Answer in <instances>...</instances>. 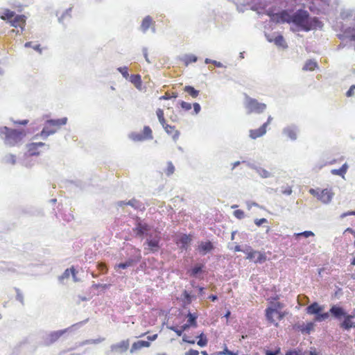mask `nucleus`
Returning a JSON list of instances; mask_svg holds the SVG:
<instances>
[{
	"instance_id": "nucleus-1",
	"label": "nucleus",
	"mask_w": 355,
	"mask_h": 355,
	"mask_svg": "<svg viewBox=\"0 0 355 355\" xmlns=\"http://www.w3.org/2000/svg\"><path fill=\"white\" fill-rule=\"evenodd\" d=\"M277 23H289L297 27V30L308 32L320 26L321 22L317 17L311 18L309 12L303 9H299L293 14L283 10L272 17Z\"/></svg>"
},
{
	"instance_id": "nucleus-2",
	"label": "nucleus",
	"mask_w": 355,
	"mask_h": 355,
	"mask_svg": "<svg viewBox=\"0 0 355 355\" xmlns=\"http://www.w3.org/2000/svg\"><path fill=\"white\" fill-rule=\"evenodd\" d=\"M331 313H332V318L340 322L339 327L343 331H349L355 328V309L351 313H348L339 304H332L331 305Z\"/></svg>"
},
{
	"instance_id": "nucleus-3",
	"label": "nucleus",
	"mask_w": 355,
	"mask_h": 355,
	"mask_svg": "<svg viewBox=\"0 0 355 355\" xmlns=\"http://www.w3.org/2000/svg\"><path fill=\"white\" fill-rule=\"evenodd\" d=\"M25 136L26 132L23 130H19L7 126H0V139L3 141L4 144L7 146L12 147L19 145Z\"/></svg>"
},
{
	"instance_id": "nucleus-4",
	"label": "nucleus",
	"mask_w": 355,
	"mask_h": 355,
	"mask_svg": "<svg viewBox=\"0 0 355 355\" xmlns=\"http://www.w3.org/2000/svg\"><path fill=\"white\" fill-rule=\"evenodd\" d=\"M89 319L84 320L81 322H77L76 324H72L68 328L62 330H58L51 331L46 337L45 340V343L46 345H49L55 342H56L61 336L64 335L67 332H71L78 329L80 328L83 325L86 324L88 322Z\"/></svg>"
},
{
	"instance_id": "nucleus-5",
	"label": "nucleus",
	"mask_w": 355,
	"mask_h": 355,
	"mask_svg": "<svg viewBox=\"0 0 355 355\" xmlns=\"http://www.w3.org/2000/svg\"><path fill=\"white\" fill-rule=\"evenodd\" d=\"M244 107L247 110V114H260L266 109V105L265 103H259L257 100L246 94L245 95Z\"/></svg>"
},
{
	"instance_id": "nucleus-6",
	"label": "nucleus",
	"mask_w": 355,
	"mask_h": 355,
	"mask_svg": "<svg viewBox=\"0 0 355 355\" xmlns=\"http://www.w3.org/2000/svg\"><path fill=\"white\" fill-rule=\"evenodd\" d=\"M236 8L241 12L250 9L260 14L259 10L262 8V4L259 0H242L239 4H236Z\"/></svg>"
},
{
	"instance_id": "nucleus-7",
	"label": "nucleus",
	"mask_w": 355,
	"mask_h": 355,
	"mask_svg": "<svg viewBox=\"0 0 355 355\" xmlns=\"http://www.w3.org/2000/svg\"><path fill=\"white\" fill-rule=\"evenodd\" d=\"M141 255L140 253V250H137V252L131 255L125 261L116 264L114 266V269L116 270H117V268L126 269L128 267L135 266L141 260Z\"/></svg>"
},
{
	"instance_id": "nucleus-8",
	"label": "nucleus",
	"mask_w": 355,
	"mask_h": 355,
	"mask_svg": "<svg viewBox=\"0 0 355 355\" xmlns=\"http://www.w3.org/2000/svg\"><path fill=\"white\" fill-rule=\"evenodd\" d=\"M133 231L136 233L137 236H148L151 234L150 233V227L148 224L143 223L139 218H138L136 221L135 227L133 228Z\"/></svg>"
},
{
	"instance_id": "nucleus-9",
	"label": "nucleus",
	"mask_w": 355,
	"mask_h": 355,
	"mask_svg": "<svg viewBox=\"0 0 355 355\" xmlns=\"http://www.w3.org/2000/svg\"><path fill=\"white\" fill-rule=\"evenodd\" d=\"M159 241H160V237L157 235H153V234H150L148 236V238L144 243V245L147 244L148 245V250L150 252H155L159 250L160 246H159Z\"/></svg>"
},
{
	"instance_id": "nucleus-10",
	"label": "nucleus",
	"mask_w": 355,
	"mask_h": 355,
	"mask_svg": "<svg viewBox=\"0 0 355 355\" xmlns=\"http://www.w3.org/2000/svg\"><path fill=\"white\" fill-rule=\"evenodd\" d=\"M299 132L298 127L295 124H290L282 129V135L290 139L291 141H295Z\"/></svg>"
},
{
	"instance_id": "nucleus-11",
	"label": "nucleus",
	"mask_w": 355,
	"mask_h": 355,
	"mask_svg": "<svg viewBox=\"0 0 355 355\" xmlns=\"http://www.w3.org/2000/svg\"><path fill=\"white\" fill-rule=\"evenodd\" d=\"M9 23L11 26L20 27L21 31H23L26 24V17L23 15H15Z\"/></svg>"
},
{
	"instance_id": "nucleus-12",
	"label": "nucleus",
	"mask_w": 355,
	"mask_h": 355,
	"mask_svg": "<svg viewBox=\"0 0 355 355\" xmlns=\"http://www.w3.org/2000/svg\"><path fill=\"white\" fill-rule=\"evenodd\" d=\"M324 309V306L320 305L317 302H314L306 307V311L308 314L313 315L315 317L320 312H322Z\"/></svg>"
},
{
	"instance_id": "nucleus-13",
	"label": "nucleus",
	"mask_w": 355,
	"mask_h": 355,
	"mask_svg": "<svg viewBox=\"0 0 355 355\" xmlns=\"http://www.w3.org/2000/svg\"><path fill=\"white\" fill-rule=\"evenodd\" d=\"M334 195L330 189H324L320 192L318 200L324 204H329L331 201Z\"/></svg>"
},
{
	"instance_id": "nucleus-14",
	"label": "nucleus",
	"mask_w": 355,
	"mask_h": 355,
	"mask_svg": "<svg viewBox=\"0 0 355 355\" xmlns=\"http://www.w3.org/2000/svg\"><path fill=\"white\" fill-rule=\"evenodd\" d=\"M247 165L251 168L254 170L262 178H268L272 176V173L265 168L258 166L252 163H247Z\"/></svg>"
},
{
	"instance_id": "nucleus-15",
	"label": "nucleus",
	"mask_w": 355,
	"mask_h": 355,
	"mask_svg": "<svg viewBox=\"0 0 355 355\" xmlns=\"http://www.w3.org/2000/svg\"><path fill=\"white\" fill-rule=\"evenodd\" d=\"M214 249V245L210 241H200L198 243V250L202 255L211 252Z\"/></svg>"
},
{
	"instance_id": "nucleus-16",
	"label": "nucleus",
	"mask_w": 355,
	"mask_h": 355,
	"mask_svg": "<svg viewBox=\"0 0 355 355\" xmlns=\"http://www.w3.org/2000/svg\"><path fill=\"white\" fill-rule=\"evenodd\" d=\"M129 347V340H122L120 343L113 344L110 348L112 352H123Z\"/></svg>"
},
{
	"instance_id": "nucleus-17",
	"label": "nucleus",
	"mask_w": 355,
	"mask_h": 355,
	"mask_svg": "<svg viewBox=\"0 0 355 355\" xmlns=\"http://www.w3.org/2000/svg\"><path fill=\"white\" fill-rule=\"evenodd\" d=\"M156 114L157 116L159 123H161V125H162V127L167 133H169V130H168V128L175 129V126L166 124L164 116V111L162 109L158 108L156 111Z\"/></svg>"
},
{
	"instance_id": "nucleus-18",
	"label": "nucleus",
	"mask_w": 355,
	"mask_h": 355,
	"mask_svg": "<svg viewBox=\"0 0 355 355\" xmlns=\"http://www.w3.org/2000/svg\"><path fill=\"white\" fill-rule=\"evenodd\" d=\"M191 241V238L187 234L181 235L178 241L177 244L180 245V249L187 250Z\"/></svg>"
},
{
	"instance_id": "nucleus-19",
	"label": "nucleus",
	"mask_w": 355,
	"mask_h": 355,
	"mask_svg": "<svg viewBox=\"0 0 355 355\" xmlns=\"http://www.w3.org/2000/svg\"><path fill=\"white\" fill-rule=\"evenodd\" d=\"M150 346V343L146 340H138L135 342L130 348V352L131 354L135 353V352L141 349L143 347H149Z\"/></svg>"
},
{
	"instance_id": "nucleus-20",
	"label": "nucleus",
	"mask_w": 355,
	"mask_h": 355,
	"mask_svg": "<svg viewBox=\"0 0 355 355\" xmlns=\"http://www.w3.org/2000/svg\"><path fill=\"white\" fill-rule=\"evenodd\" d=\"M266 133V125H262L259 128L250 130V137L255 139Z\"/></svg>"
},
{
	"instance_id": "nucleus-21",
	"label": "nucleus",
	"mask_w": 355,
	"mask_h": 355,
	"mask_svg": "<svg viewBox=\"0 0 355 355\" xmlns=\"http://www.w3.org/2000/svg\"><path fill=\"white\" fill-rule=\"evenodd\" d=\"M205 265L202 263H196L188 272L190 276L198 277L203 272Z\"/></svg>"
},
{
	"instance_id": "nucleus-22",
	"label": "nucleus",
	"mask_w": 355,
	"mask_h": 355,
	"mask_svg": "<svg viewBox=\"0 0 355 355\" xmlns=\"http://www.w3.org/2000/svg\"><path fill=\"white\" fill-rule=\"evenodd\" d=\"M116 205L118 207H123V205H130L136 209H141L142 206V204L136 199H132L130 200H128V202L119 201L117 202Z\"/></svg>"
},
{
	"instance_id": "nucleus-23",
	"label": "nucleus",
	"mask_w": 355,
	"mask_h": 355,
	"mask_svg": "<svg viewBox=\"0 0 355 355\" xmlns=\"http://www.w3.org/2000/svg\"><path fill=\"white\" fill-rule=\"evenodd\" d=\"M67 122V118L63 117L58 119H49L46 121V125L50 127H58L60 128L61 125H64Z\"/></svg>"
},
{
	"instance_id": "nucleus-24",
	"label": "nucleus",
	"mask_w": 355,
	"mask_h": 355,
	"mask_svg": "<svg viewBox=\"0 0 355 355\" xmlns=\"http://www.w3.org/2000/svg\"><path fill=\"white\" fill-rule=\"evenodd\" d=\"M57 130L55 128H51V127L45 123L44 127L40 133V135H37L36 137L40 135L43 139H46L49 136L52 135L56 132Z\"/></svg>"
},
{
	"instance_id": "nucleus-25",
	"label": "nucleus",
	"mask_w": 355,
	"mask_h": 355,
	"mask_svg": "<svg viewBox=\"0 0 355 355\" xmlns=\"http://www.w3.org/2000/svg\"><path fill=\"white\" fill-rule=\"evenodd\" d=\"M15 15V12L14 11L6 8H1L0 10V18L3 20L8 21V22H10Z\"/></svg>"
},
{
	"instance_id": "nucleus-26",
	"label": "nucleus",
	"mask_w": 355,
	"mask_h": 355,
	"mask_svg": "<svg viewBox=\"0 0 355 355\" xmlns=\"http://www.w3.org/2000/svg\"><path fill=\"white\" fill-rule=\"evenodd\" d=\"M153 19L150 16H146L143 19L141 24L140 26V30L144 33H146L148 29L150 27V26L153 24Z\"/></svg>"
},
{
	"instance_id": "nucleus-27",
	"label": "nucleus",
	"mask_w": 355,
	"mask_h": 355,
	"mask_svg": "<svg viewBox=\"0 0 355 355\" xmlns=\"http://www.w3.org/2000/svg\"><path fill=\"white\" fill-rule=\"evenodd\" d=\"M187 322L193 327H197V318L198 315L195 313L189 312L187 315Z\"/></svg>"
},
{
	"instance_id": "nucleus-28",
	"label": "nucleus",
	"mask_w": 355,
	"mask_h": 355,
	"mask_svg": "<svg viewBox=\"0 0 355 355\" xmlns=\"http://www.w3.org/2000/svg\"><path fill=\"white\" fill-rule=\"evenodd\" d=\"M332 317V313H331V308L329 309V311L328 312H320L315 317V322H322L324 321L325 320L328 319L329 316Z\"/></svg>"
},
{
	"instance_id": "nucleus-29",
	"label": "nucleus",
	"mask_w": 355,
	"mask_h": 355,
	"mask_svg": "<svg viewBox=\"0 0 355 355\" xmlns=\"http://www.w3.org/2000/svg\"><path fill=\"white\" fill-rule=\"evenodd\" d=\"M184 91L187 93H188L192 98H196L200 91L196 89L193 87L191 85H187L184 88Z\"/></svg>"
},
{
	"instance_id": "nucleus-30",
	"label": "nucleus",
	"mask_w": 355,
	"mask_h": 355,
	"mask_svg": "<svg viewBox=\"0 0 355 355\" xmlns=\"http://www.w3.org/2000/svg\"><path fill=\"white\" fill-rule=\"evenodd\" d=\"M266 312V318L268 321H269L271 323H273L276 327H278V322H275V320L273 319L272 315L275 313L272 312V310L271 309L267 308L265 310Z\"/></svg>"
},
{
	"instance_id": "nucleus-31",
	"label": "nucleus",
	"mask_w": 355,
	"mask_h": 355,
	"mask_svg": "<svg viewBox=\"0 0 355 355\" xmlns=\"http://www.w3.org/2000/svg\"><path fill=\"white\" fill-rule=\"evenodd\" d=\"M38 148L34 143H31L28 145V150L31 156H37L40 155V152L37 150Z\"/></svg>"
},
{
	"instance_id": "nucleus-32",
	"label": "nucleus",
	"mask_w": 355,
	"mask_h": 355,
	"mask_svg": "<svg viewBox=\"0 0 355 355\" xmlns=\"http://www.w3.org/2000/svg\"><path fill=\"white\" fill-rule=\"evenodd\" d=\"M317 67V63L316 62L312 60H309L306 62L304 66L303 67V70H305V71H313L315 69V68Z\"/></svg>"
},
{
	"instance_id": "nucleus-33",
	"label": "nucleus",
	"mask_w": 355,
	"mask_h": 355,
	"mask_svg": "<svg viewBox=\"0 0 355 355\" xmlns=\"http://www.w3.org/2000/svg\"><path fill=\"white\" fill-rule=\"evenodd\" d=\"M198 60L197 56L193 54H187L185 55L183 58V61L184 62L186 65H188L189 63L196 62Z\"/></svg>"
},
{
	"instance_id": "nucleus-34",
	"label": "nucleus",
	"mask_w": 355,
	"mask_h": 355,
	"mask_svg": "<svg viewBox=\"0 0 355 355\" xmlns=\"http://www.w3.org/2000/svg\"><path fill=\"white\" fill-rule=\"evenodd\" d=\"M199 338L197 342V345L201 347H205L207 345V339L205 335L203 333H201L199 336H197Z\"/></svg>"
},
{
	"instance_id": "nucleus-35",
	"label": "nucleus",
	"mask_w": 355,
	"mask_h": 355,
	"mask_svg": "<svg viewBox=\"0 0 355 355\" xmlns=\"http://www.w3.org/2000/svg\"><path fill=\"white\" fill-rule=\"evenodd\" d=\"M3 160L4 163L14 165L16 163V157L12 154H8L4 156Z\"/></svg>"
},
{
	"instance_id": "nucleus-36",
	"label": "nucleus",
	"mask_w": 355,
	"mask_h": 355,
	"mask_svg": "<svg viewBox=\"0 0 355 355\" xmlns=\"http://www.w3.org/2000/svg\"><path fill=\"white\" fill-rule=\"evenodd\" d=\"M144 137V139H152V130L149 126H144L143 134H141Z\"/></svg>"
},
{
	"instance_id": "nucleus-37",
	"label": "nucleus",
	"mask_w": 355,
	"mask_h": 355,
	"mask_svg": "<svg viewBox=\"0 0 355 355\" xmlns=\"http://www.w3.org/2000/svg\"><path fill=\"white\" fill-rule=\"evenodd\" d=\"M245 251L246 252L245 253L247 254L246 259L250 260H252L255 257L257 253H258V251L253 250L250 246L246 248Z\"/></svg>"
},
{
	"instance_id": "nucleus-38",
	"label": "nucleus",
	"mask_w": 355,
	"mask_h": 355,
	"mask_svg": "<svg viewBox=\"0 0 355 355\" xmlns=\"http://www.w3.org/2000/svg\"><path fill=\"white\" fill-rule=\"evenodd\" d=\"M274 43L278 46H285V40L282 35H278L275 37Z\"/></svg>"
},
{
	"instance_id": "nucleus-39",
	"label": "nucleus",
	"mask_w": 355,
	"mask_h": 355,
	"mask_svg": "<svg viewBox=\"0 0 355 355\" xmlns=\"http://www.w3.org/2000/svg\"><path fill=\"white\" fill-rule=\"evenodd\" d=\"M314 329V323L312 322H308L306 325L304 324L303 334H310L311 331Z\"/></svg>"
},
{
	"instance_id": "nucleus-40",
	"label": "nucleus",
	"mask_w": 355,
	"mask_h": 355,
	"mask_svg": "<svg viewBox=\"0 0 355 355\" xmlns=\"http://www.w3.org/2000/svg\"><path fill=\"white\" fill-rule=\"evenodd\" d=\"M279 191L281 193L286 195V196H290L292 194L293 190L291 187L290 186H282L279 189Z\"/></svg>"
},
{
	"instance_id": "nucleus-41",
	"label": "nucleus",
	"mask_w": 355,
	"mask_h": 355,
	"mask_svg": "<svg viewBox=\"0 0 355 355\" xmlns=\"http://www.w3.org/2000/svg\"><path fill=\"white\" fill-rule=\"evenodd\" d=\"M175 171V166L171 162H167V168L165 170V173L167 176L171 175Z\"/></svg>"
},
{
	"instance_id": "nucleus-42",
	"label": "nucleus",
	"mask_w": 355,
	"mask_h": 355,
	"mask_svg": "<svg viewBox=\"0 0 355 355\" xmlns=\"http://www.w3.org/2000/svg\"><path fill=\"white\" fill-rule=\"evenodd\" d=\"M272 310V312L275 313L279 312L281 309L284 308V304L279 302H275L272 304V306L268 307Z\"/></svg>"
},
{
	"instance_id": "nucleus-43",
	"label": "nucleus",
	"mask_w": 355,
	"mask_h": 355,
	"mask_svg": "<svg viewBox=\"0 0 355 355\" xmlns=\"http://www.w3.org/2000/svg\"><path fill=\"white\" fill-rule=\"evenodd\" d=\"M257 254L258 256H257V259L254 260V263H262L266 261V256L265 253H262L261 252H258V253H257Z\"/></svg>"
},
{
	"instance_id": "nucleus-44",
	"label": "nucleus",
	"mask_w": 355,
	"mask_h": 355,
	"mask_svg": "<svg viewBox=\"0 0 355 355\" xmlns=\"http://www.w3.org/2000/svg\"><path fill=\"white\" fill-rule=\"evenodd\" d=\"M24 46L26 48L31 47L33 48L34 50L38 51L40 54L42 53V49L40 48V44H33L32 42H26L24 44Z\"/></svg>"
},
{
	"instance_id": "nucleus-45",
	"label": "nucleus",
	"mask_w": 355,
	"mask_h": 355,
	"mask_svg": "<svg viewBox=\"0 0 355 355\" xmlns=\"http://www.w3.org/2000/svg\"><path fill=\"white\" fill-rule=\"evenodd\" d=\"M285 355H305V354L302 352V349L297 348L288 350Z\"/></svg>"
},
{
	"instance_id": "nucleus-46",
	"label": "nucleus",
	"mask_w": 355,
	"mask_h": 355,
	"mask_svg": "<svg viewBox=\"0 0 355 355\" xmlns=\"http://www.w3.org/2000/svg\"><path fill=\"white\" fill-rule=\"evenodd\" d=\"M217 354H218V355H238L239 351L233 352V351L229 350L228 348L225 346L223 351L219 352Z\"/></svg>"
},
{
	"instance_id": "nucleus-47",
	"label": "nucleus",
	"mask_w": 355,
	"mask_h": 355,
	"mask_svg": "<svg viewBox=\"0 0 355 355\" xmlns=\"http://www.w3.org/2000/svg\"><path fill=\"white\" fill-rule=\"evenodd\" d=\"M130 138L135 141H140L144 140L143 135L139 133L132 132L130 135Z\"/></svg>"
},
{
	"instance_id": "nucleus-48",
	"label": "nucleus",
	"mask_w": 355,
	"mask_h": 355,
	"mask_svg": "<svg viewBox=\"0 0 355 355\" xmlns=\"http://www.w3.org/2000/svg\"><path fill=\"white\" fill-rule=\"evenodd\" d=\"M130 81L135 85L141 83V76L139 74H133L130 76Z\"/></svg>"
},
{
	"instance_id": "nucleus-49",
	"label": "nucleus",
	"mask_w": 355,
	"mask_h": 355,
	"mask_svg": "<svg viewBox=\"0 0 355 355\" xmlns=\"http://www.w3.org/2000/svg\"><path fill=\"white\" fill-rule=\"evenodd\" d=\"M117 70L122 74L123 77L127 79L129 77L128 69L127 67H121Z\"/></svg>"
},
{
	"instance_id": "nucleus-50",
	"label": "nucleus",
	"mask_w": 355,
	"mask_h": 355,
	"mask_svg": "<svg viewBox=\"0 0 355 355\" xmlns=\"http://www.w3.org/2000/svg\"><path fill=\"white\" fill-rule=\"evenodd\" d=\"M314 236V233L311 231H304L302 232L295 234L296 237L304 236L305 238H309L310 236Z\"/></svg>"
},
{
	"instance_id": "nucleus-51",
	"label": "nucleus",
	"mask_w": 355,
	"mask_h": 355,
	"mask_svg": "<svg viewBox=\"0 0 355 355\" xmlns=\"http://www.w3.org/2000/svg\"><path fill=\"white\" fill-rule=\"evenodd\" d=\"M233 215L238 219H243L245 217L244 211L241 209H236L233 212Z\"/></svg>"
},
{
	"instance_id": "nucleus-52",
	"label": "nucleus",
	"mask_w": 355,
	"mask_h": 355,
	"mask_svg": "<svg viewBox=\"0 0 355 355\" xmlns=\"http://www.w3.org/2000/svg\"><path fill=\"white\" fill-rule=\"evenodd\" d=\"M180 106L182 109L188 111L191 109V104L185 101H182L180 103Z\"/></svg>"
},
{
	"instance_id": "nucleus-53",
	"label": "nucleus",
	"mask_w": 355,
	"mask_h": 355,
	"mask_svg": "<svg viewBox=\"0 0 355 355\" xmlns=\"http://www.w3.org/2000/svg\"><path fill=\"white\" fill-rule=\"evenodd\" d=\"M71 274L70 268H67L64 270L63 274L59 277L60 280L64 279H67L69 277L70 275Z\"/></svg>"
},
{
	"instance_id": "nucleus-54",
	"label": "nucleus",
	"mask_w": 355,
	"mask_h": 355,
	"mask_svg": "<svg viewBox=\"0 0 355 355\" xmlns=\"http://www.w3.org/2000/svg\"><path fill=\"white\" fill-rule=\"evenodd\" d=\"M168 329H169L171 331H173L174 332L176 333V334L178 336H181L183 334L182 331L181 330V329H178L176 327H174V326H170V327H167Z\"/></svg>"
},
{
	"instance_id": "nucleus-55",
	"label": "nucleus",
	"mask_w": 355,
	"mask_h": 355,
	"mask_svg": "<svg viewBox=\"0 0 355 355\" xmlns=\"http://www.w3.org/2000/svg\"><path fill=\"white\" fill-rule=\"evenodd\" d=\"M293 329L296 331H300L302 332V334H303V331H304V323L302 324H300V323H296L293 325Z\"/></svg>"
},
{
	"instance_id": "nucleus-56",
	"label": "nucleus",
	"mask_w": 355,
	"mask_h": 355,
	"mask_svg": "<svg viewBox=\"0 0 355 355\" xmlns=\"http://www.w3.org/2000/svg\"><path fill=\"white\" fill-rule=\"evenodd\" d=\"M17 295L16 299L17 300L19 301L21 304H24V297L22 293L20 292L19 289H16Z\"/></svg>"
},
{
	"instance_id": "nucleus-57",
	"label": "nucleus",
	"mask_w": 355,
	"mask_h": 355,
	"mask_svg": "<svg viewBox=\"0 0 355 355\" xmlns=\"http://www.w3.org/2000/svg\"><path fill=\"white\" fill-rule=\"evenodd\" d=\"M183 296L187 304L191 302V295L187 291H184Z\"/></svg>"
},
{
	"instance_id": "nucleus-58",
	"label": "nucleus",
	"mask_w": 355,
	"mask_h": 355,
	"mask_svg": "<svg viewBox=\"0 0 355 355\" xmlns=\"http://www.w3.org/2000/svg\"><path fill=\"white\" fill-rule=\"evenodd\" d=\"M267 222H268V220L264 218H262L260 219L257 218L254 220V223L257 226H261V225L266 223Z\"/></svg>"
},
{
	"instance_id": "nucleus-59",
	"label": "nucleus",
	"mask_w": 355,
	"mask_h": 355,
	"mask_svg": "<svg viewBox=\"0 0 355 355\" xmlns=\"http://www.w3.org/2000/svg\"><path fill=\"white\" fill-rule=\"evenodd\" d=\"M281 349L279 347L275 351H271V350H266V355H279L280 354Z\"/></svg>"
},
{
	"instance_id": "nucleus-60",
	"label": "nucleus",
	"mask_w": 355,
	"mask_h": 355,
	"mask_svg": "<svg viewBox=\"0 0 355 355\" xmlns=\"http://www.w3.org/2000/svg\"><path fill=\"white\" fill-rule=\"evenodd\" d=\"M193 107L194 113L196 114H198L201 110L200 105L198 103H194L193 104Z\"/></svg>"
},
{
	"instance_id": "nucleus-61",
	"label": "nucleus",
	"mask_w": 355,
	"mask_h": 355,
	"mask_svg": "<svg viewBox=\"0 0 355 355\" xmlns=\"http://www.w3.org/2000/svg\"><path fill=\"white\" fill-rule=\"evenodd\" d=\"M355 91V85H352L346 93L347 96L350 97L354 96Z\"/></svg>"
},
{
	"instance_id": "nucleus-62",
	"label": "nucleus",
	"mask_w": 355,
	"mask_h": 355,
	"mask_svg": "<svg viewBox=\"0 0 355 355\" xmlns=\"http://www.w3.org/2000/svg\"><path fill=\"white\" fill-rule=\"evenodd\" d=\"M331 173L333 175H340V176H342V177H344L345 174L343 173V172L341 171L340 168H338V169H333L331 170Z\"/></svg>"
},
{
	"instance_id": "nucleus-63",
	"label": "nucleus",
	"mask_w": 355,
	"mask_h": 355,
	"mask_svg": "<svg viewBox=\"0 0 355 355\" xmlns=\"http://www.w3.org/2000/svg\"><path fill=\"white\" fill-rule=\"evenodd\" d=\"M70 270H71V275H72L73 282H79L80 280L76 277V271L75 268L73 267H71Z\"/></svg>"
},
{
	"instance_id": "nucleus-64",
	"label": "nucleus",
	"mask_w": 355,
	"mask_h": 355,
	"mask_svg": "<svg viewBox=\"0 0 355 355\" xmlns=\"http://www.w3.org/2000/svg\"><path fill=\"white\" fill-rule=\"evenodd\" d=\"M199 352L196 349H191L185 353V355H198Z\"/></svg>"
}]
</instances>
